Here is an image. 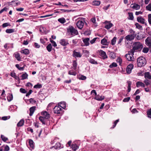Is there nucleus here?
I'll list each match as a JSON object with an SVG mask.
<instances>
[{
  "label": "nucleus",
  "instance_id": "obj_10",
  "mask_svg": "<svg viewBox=\"0 0 151 151\" xmlns=\"http://www.w3.org/2000/svg\"><path fill=\"white\" fill-rule=\"evenodd\" d=\"M99 55L101 56L104 59L107 58V56L104 51L102 50H99Z\"/></svg>",
  "mask_w": 151,
  "mask_h": 151
},
{
  "label": "nucleus",
  "instance_id": "obj_38",
  "mask_svg": "<svg viewBox=\"0 0 151 151\" xmlns=\"http://www.w3.org/2000/svg\"><path fill=\"white\" fill-rule=\"evenodd\" d=\"M129 17L128 19L131 20H133L134 19L133 13L132 12L128 13Z\"/></svg>",
  "mask_w": 151,
  "mask_h": 151
},
{
  "label": "nucleus",
  "instance_id": "obj_16",
  "mask_svg": "<svg viewBox=\"0 0 151 151\" xmlns=\"http://www.w3.org/2000/svg\"><path fill=\"white\" fill-rule=\"evenodd\" d=\"M131 7L133 9H134L136 10H138L140 8V6L137 4H132L131 5Z\"/></svg>",
  "mask_w": 151,
  "mask_h": 151
},
{
  "label": "nucleus",
  "instance_id": "obj_11",
  "mask_svg": "<svg viewBox=\"0 0 151 151\" xmlns=\"http://www.w3.org/2000/svg\"><path fill=\"white\" fill-rule=\"evenodd\" d=\"M73 56L75 58H81L82 57V55L79 52H78L74 51L73 52Z\"/></svg>",
  "mask_w": 151,
  "mask_h": 151
},
{
  "label": "nucleus",
  "instance_id": "obj_47",
  "mask_svg": "<svg viewBox=\"0 0 151 151\" xmlns=\"http://www.w3.org/2000/svg\"><path fill=\"white\" fill-rule=\"evenodd\" d=\"M15 66L19 70H24V67H21L19 66V64H17L15 65Z\"/></svg>",
  "mask_w": 151,
  "mask_h": 151
},
{
  "label": "nucleus",
  "instance_id": "obj_52",
  "mask_svg": "<svg viewBox=\"0 0 151 151\" xmlns=\"http://www.w3.org/2000/svg\"><path fill=\"white\" fill-rule=\"evenodd\" d=\"M148 18L149 23L150 24H151V14L148 15Z\"/></svg>",
  "mask_w": 151,
  "mask_h": 151
},
{
  "label": "nucleus",
  "instance_id": "obj_50",
  "mask_svg": "<svg viewBox=\"0 0 151 151\" xmlns=\"http://www.w3.org/2000/svg\"><path fill=\"white\" fill-rule=\"evenodd\" d=\"M147 114L148 117L151 118V109H150L147 111Z\"/></svg>",
  "mask_w": 151,
  "mask_h": 151
},
{
  "label": "nucleus",
  "instance_id": "obj_46",
  "mask_svg": "<svg viewBox=\"0 0 151 151\" xmlns=\"http://www.w3.org/2000/svg\"><path fill=\"white\" fill-rule=\"evenodd\" d=\"M146 9L150 11H151V3H150L146 7Z\"/></svg>",
  "mask_w": 151,
  "mask_h": 151
},
{
  "label": "nucleus",
  "instance_id": "obj_48",
  "mask_svg": "<svg viewBox=\"0 0 151 151\" xmlns=\"http://www.w3.org/2000/svg\"><path fill=\"white\" fill-rule=\"evenodd\" d=\"M117 64L115 63H113L111 64L110 65L109 67L110 68H113L114 67H116L117 66Z\"/></svg>",
  "mask_w": 151,
  "mask_h": 151
},
{
  "label": "nucleus",
  "instance_id": "obj_60",
  "mask_svg": "<svg viewBox=\"0 0 151 151\" xmlns=\"http://www.w3.org/2000/svg\"><path fill=\"white\" fill-rule=\"evenodd\" d=\"M7 8L6 7H5L4 8L1 10H0V14H1L4 11H7Z\"/></svg>",
  "mask_w": 151,
  "mask_h": 151
},
{
  "label": "nucleus",
  "instance_id": "obj_39",
  "mask_svg": "<svg viewBox=\"0 0 151 151\" xmlns=\"http://www.w3.org/2000/svg\"><path fill=\"white\" fill-rule=\"evenodd\" d=\"M150 81H149L148 79H145L144 81V82L145 83V85H146V86H148L150 84Z\"/></svg>",
  "mask_w": 151,
  "mask_h": 151
},
{
  "label": "nucleus",
  "instance_id": "obj_41",
  "mask_svg": "<svg viewBox=\"0 0 151 151\" xmlns=\"http://www.w3.org/2000/svg\"><path fill=\"white\" fill-rule=\"evenodd\" d=\"M124 39V37H120L118 39V41L117 43L118 44H120V45H121V42Z\"/></svg>",
  "mask_w": 151,
  "mask_h": 151
},
{
  "label": "nucleus",
  "instance_id": "obj_25",
  "mask_svg": "<svg viewBox=\"0 0 151 151\" xmlns=\"http://www.w3.org/2000/svg\"><path fill=\"white\" fill-rule=\"evenodd\" d=\"M21 52L25 55H28L29 53V50L27 49L22 50L21 51Z\"/></svg>",
  "mask_w": 151,
  "mask_h": 151
},
{
  "label": "nucleus",
  "instance_id": "obj_63",
  "mask_svg": "<svg viewBox=\"0 0 151 151\" xmlns=\"http://www.w3.org/2000/svg\"><path fill=\"white\" fill-rule=\"evenodd\" d=\"M9 150V148L8 146L6 145L4 147V150L5 151H8Z\"/></svg>",
  "mask_w": 151,
  "mask_h": 151
},
{
  "label": "nucleus",
  "instance_id": "obj_19",
  "mask_svg": "<svg viewBox=\"0 0 151 151\" xmlns=\"http://www.w3.org/2000/svg\"><path fill=\"white\" fill-rule=\"evenodd\" d=\"M90 39L88 38H86L83 39V41L85 45L86 46H88L89 45V41Z\"/></svg>",
  "mask_w": 151,
  "mask_h": 151
},
{
  "label": "nucleus",
  "instance_id": "obj_13",
  "mask_svg": "<svg viewBox=\"0 0 151 151\" xmlns=\"http://www.w3.org/2000/svg\"><path fill=\"white\" fill-rule=\"evenodd\" d=\"M104 96H100L99 95H98L96 96L94 99L98 101H101L104 99Z\"/></svg>",
  "mask_w": 151,
  "mask_h": 151
},
{
  "label": "nucleus",
  "instance_id": "obj_8",
  "mask_svg": "<svg viewBox=\"0 0 151 151\" xmlns=\"http://www.w3.org/2000/svg\"><path fill=\"white\" fill-rule=\"evenodd\" d=\"M133 65L132 64H130L127 68L126 70L127 73L128 74L130 73L132 71V70L133 68Z\"/></svg>",
  "mask_w": 151,
  "mask_h": 151
},
{
  "label": "nucleus",
  "instance_id": "obj_31",
  "mask_svg": "<svg viewBox=\"0 0 151 151\" xmlns=\"http://www.w3.org/2000/svg\"><path fill=\"white\" fill-rule=\"evenodd\" d=\"M71 147L73 151H76L78 148V147L77 145L73 144Z\"/></svg>",
  "mask_w": 151,
  "mask_h": 151
},
{
  "label": "nucleus",
  "instance_id": "obj_26",
  "mask_svg": "<svg viewBox=\"0 0 151 151\" xmlns=\"http://www.w3.org/2000/svg\"><path fill=\"white\" fill-rule=\"evenodd\" d=\"M24 120L23 119H22L17 123V125L18 127H21L22 126L24 125Z\"/></svg>",
  "mask_w": 151,
  "mask_h": 151
},
{
  "label": "nucleus",
  "instance_id": "obj_57",
  "mask_svg": "<svg viewBox=\"0 0 151 151\" xmlns=\"http://www.w3.org/2000/svg\"><path fill=\"white\" fill-rule=\"evenodd\" d=\"M119 121V119H117L114 122V124L113 127H111V128H114L116 125V124Z\"/></svg>",
  "mask_w": 151,
  "mask_h": 151
},
{
  "label": "nucleus",
  "instance_id": "obj_45",
  "mask_svg": "<svg viewBox=\"0 0 151 151\" xmlns=\"http://www.w3.org/2000/svg\"><path fill=\"white\" fill-rule=\"evenodd\" d=\"M33 141L32 139H29V145L31 147H34Z\"/></svg>",
  "mask_w": 151,
  "mask_h": 151
},
{
  "label": "nucleus",
  "instance_id": "obj_3",
  "mask_svg": "<svg viewBox=\"0 0 151 151\" xmlns=\"http://www.w3.org/2000/svg\"><path fill=\"white\" fill-rule=\"evenodd\" d=\"M146 63L145 58L143 57L138 58L137 59V65L138 66L141 67L144 66Z\"/></svg>",
  "mask_w": 151,
  "mask_h": 151
},
{
  "label": "nucleus",
  "instance_id": "obj_61",
  "mask_svg": "<svg viewBox=\"0 0 151 151\" xmlns=\"http://www.w3.org/2000/svg\"><path fill=\"white\" fill-rule=\"evenodd\" d=\"M130 99V97H128L125 98H124L123 101L124 102H127Z\"/></svg>",
  "mask_w": 151,
  "mask_h": 151
},
{
  "label": "nucleus",
  "instance_id": "obj_7",
  "mask_svg": "<svg viewBox=\"0 0 151 151\" xmlns=\"http://www.w3.org/2000/svg\"><path fill=\"white\" fill-rule=\"evenodd\" d=\"M62 109L59 106H56L53 109V111L55 113L60 114L61 111Z\"/></svg>",
  "mask_w": 151,
  "mask_h": 151
},
{
  "label": "nucleus",
  "instance_id": "obj_23",
  "mask_svg": "<svg viewBox=\"0 0 151 151\" xmlns=\"http://www.w3.org/2000/svg\"><path fill=\"white\" fill-rule=\"evenodd\" d=\"M101 3V2L99 1H94L92 2V4L93 5L95 6H99Z\"/></svg>",
  "mask_w": 151,
  "mask_h": 151
},
{
  "label": "nucleus",
  "instance_id": "obj_14",
  "mask_svg": "<svg viewBox=\"0 0 151 151\" xmlns=\"http://www.w3.org/2000/svg\"><path fill=\"white\" fill-rule=\"evenodd\" d=\"M137 21L139 22L142 24H144L145 23V19L141 16H139L137 17Z\"/></svg>",
  "mask_w": 151,
  "mask_h": 151
},
{
  "label": "nucleus",
  "instance_id": "obj_49",
  "mask_svg": "<svg viewBox=\"0 0 151 151\" xmlns=\"http://www.w3.org/2000/svg\"><path fill=\"white\" fill-rule=\"evenodd\" d=\"M77 66V63L76 61H74L73 63V68L74 70H76V69Z\"/></svg>",
  "mask_w": 151,
  "mask_h": 151
},
{
  "label": "nucleus",
  "instance_id": "obj_21",
  "mask_svg": "<svg viewBox=\"0 0 151 151\" xmlns=\"http://www.w3.org/2000/svg\"><path fill=\"white\" fill-rule=\"evenodd\" d=\"M145 79H151V75H150V73L149 72H146L145 73Z\"/></svg>",
  "mask_w": 151,
  "mask_h": 151
},
{
  "label": "nucleus",
  "instance_id": "obj_53",
  "mask_svg": "<svg viewBox=\"0 0 151 151\" xmlns=\"http://www.w3.org/2000/svg\"><path fill=\"white\" fill-rule=\"evenodd\" d=\"M1 138L2 139L4 142L6 141L8 139L6 137L2 135H1Z\"/></svg>",
  "mask_w": 151,
  "mask_h": 151
},
{
  "label": "nucleus",
  "instance_id": "obj_36",
  "mask_svg": "<svg viewBox=\"0 0 151 151\" xmlns=\"http://www.w3.org/2000/svg\"><path fill=\"white\" fill-rule=\"evenodd\" d=\"M28 75L26 73L23 74L21 77H22V80H24L27 78Z\"/></svg>",
  "mask_w": 151,
  "mask_h": 151
},
{
  "label": "nucleus",
  "instance_id": "obj_4",
  "mask_svg": "<svg viewBox=\"0 0 151 151\" xmlns=\"http://www.w3.org/2000/svg\"><path fill=\"white\" fill-rule=\"evenodd\" d=\"M68 32L72 35H76L78 34V31L72 26L69 27L68 29Z\"/></svg>",
  "mask_w": 151,
  "mask_h": 151
},
{
  "label": "nucleus",
  "instance_id": "obj_37",
  "mask_svg": "<svg viewBox=\"0 0 151 151\" xmlns=\"http://www.w3.org/2000/svg\"><path fill=\"white\" fill-rule=\"evenodd\" d=\"M146 32L150 36H151V28L150 27H147L146 29Z\"/></svg>",
  "mask_w": 151,
  "mask_h": 151
},
{
  "label": "nucleus",
  "instance_id": "obj_43",
  "mask_svg": "<svg viewBox=\"0 0 151 151\" xmlns=\"http://www.w3.org/2000/svg\"><path fill=\"white\" fill-rule=\"evenodd\" d=\"M135 25L136 26V27L139 29H142V26L140 25L139 23H136L135 24Z\"/></svg>",
  "mask_w": 151,
  "mask_h": 151
},
{
  "label": "nucleus",
  "instance_id": "obj_59",
  "mask_svg": "<svg viewBox=\"0 0 151 151\" xmlns=\"http://www.w3.org/2000/svg\"><path fill=\"white\" fill-rule=\"evenodd\" d=\"M68 74L69 75H74V76H75L76 74V73H75L74 72H73V71H69Z\"/></svg>",
  "mask_w": 151,
  "mask_h": 151
},
{
  "label": "nucleus",
  "instance_id": "obj_44",
  "mask_svg": "<svg viewBox=\"0 0 151 151\" xmlns=\"http://www.w3.org/2000/svg\"><path fill=\"white\" fill-rule=\"evenodd\" d=\"M149 50V49L148 47H145L142 50V52L144 53H146L148 52Z\"/></svg>",
  "mask_w": 151,
  "mask_h": 151
},
{
  "label": "nucleus",
  "instance_id": "obj_33",
  "mask_svg": "<svg viewBox=\"0 0 151 151\" xmlns=\"http://www.w3.org/2000/svg\"><path fill=\"white\" fill-rule=\"evenodd\" d=\"M13 99V96L12 94H9L8 96L7 97V99L9 101H11Z\"/></svg>",
  "mask_w": 151,
  "mask_h": 151
},
{
  "label": "nucleus",
  "instance_id": "obj_6",
  "mask_svg": "<svg viewBox=\"0 0 151 151\" xmlns=\"http://www.w3.org/2000/svg\"><path fill=\"white\" fill-rule=\"evenodd\" d=\"M145 44L149 48L151 49V37H147L145 40Z\"/></svg>",
  "mask_w": 151,
  "mask_h": 151
},
{
  "label": "nucleus",
  "instance_id": "obj_17",
  "mask_svg": "<svg viewBox=\"0 0 151 151\" xmlns=\"http://www.w3.org/2000/svg\"><path fill=\"white\" fill-rule=\"evenodd\" d=\"M36 109L35 106H32L30 108L29 110L30 111V113L29 114V115L30 116H32V115L34 113Z\"/></svg>",
  "mask_w": 151,
  "mask_h": 151
},
{
  "label": "nucleus",
  "instance_id": "obj_35",
  "mask_svg": "<svg viewBox=\"0 0 151 151\" xmlns=\"http://www.w3.org/2000/svg\"><path fill=\"white\" fill-rule=\"evenodd\" d=\"M52 45L51 44H49L47 46L46 48L47 50L49 52H50L51 51L52 49Z\"/></svg>",
  "mask_w": 151,
  "mask_h": 151
},
{
  "label": "nucleus",
  "instance_id": "obj_58",
  "mask_svg": "<svg viewBox=\"0 0 151 151\" xmlns=\"http://www.w3.org/2000/svg\"><path fill=\"white\" fill-rule=\"evenodd\" d=\"M136 38L138 40H141L142 38V37L141 34H139L138 35H137Z\"/></svg>",
  "mask_w": 151,
  "mask_h": 151
},
{
  "label": "nucleus",
  "instance_id": "obj_15",
  "mask_svg": "<svg viewBox=\"0 0 151 151\" xmlns=\"http://www.w3.org/2000/svg\"><path fill=\"white\" fill-rule=\"evenodd\" d=\"M60 43L61 45L64 46H66L69 44L68 41L64 39L61 40L60 41Z\"/></svg>",
  "mask_w": 151,
  "mask_h": 151
},
{
  "label": "nucleus",
  "instance_id": "obj_62",
  "mask_svg": "<svg viewBox=\"0 0 151 151\" xmlns=\"http://www.w3.org/2000/svg\"><path fill=\"white\" fill-rule=\"evenodd\" d=\"M50 42L52 44V46L54 47H56L57 46V44L56 42L53 40H51Z\"/></svg>",
  "mask_w": 151,
  "mask_h": 151
},
{
  "label": "nucleus",
  "instance_id": "obj_32",
  "mask_svg": "<svg viewBox=\"0 0 151 151\" xmlns=\"http://www.w3.org/2000/svg\"><path fill=\"white\" fill-rule=\"evenodd\" d=\"M15 57L17 60L19 61L21 60L20 55L19 53L15 54Z\"/></svg>",
  "mask_w": 151,
  "mask_h": 151
},
{
  "label": "nucleus",
  "instance_id": "obj_51",
  "mask_svg": "<svg viewBox=\"0 0 151 151\" xmlns=\"http://www.w3.org/2000/svg\"><path fill=\"white\" fill-rule=\"evenodd\" d=\"M42 87V86L41 84H37L34 86V88H40Z\"/></svg>",
  "mask_w": 151,
  "mask_h": 151
},
{
  "label": "nucleus",
  "instance_id": "obj_2",
  "mask_svg": "<svg viewBox=\"0 0 151 151\" xmlns=\"http://www.w3.org/2000/svg\"><path fill=\"white\" fill-rule=\"evenodd\" d=\"M129 32L130 34L126 36L125 38L127 41H130L134 39L137 34L132 29L129 30Z\"/></svg>",
  "mask_w": 151,
  "mask_h": 151
},
{
  "label": "nucleus",
  "instance_id": "obj_20",
  "mask_svg": "<svg viewBox=\"0 0 151 151\" xmlns=\"http://www.w3.org/2000/svg\"><path fill=\"white\" fill-rule=\"evenodd\" d=\"M101 43L104 45H108L109 44V42H107V40L105 38H104L101 40Z\"/></svg>",
  "mask_w": 151,
  "mask_h": 151
},
{
  "label": "nucleus",
  "instance_id": "obj_12",
  "mask_svg": "<svg viewBox=\"0 0 151 151\" xmlns=\"http://www.w3.org/2000/svg\"><path fill=\"white\" fill-rule=\"evenodd\" d=\"M41 114L45 119H48L50 117V114L46 111H42L41 113Z\"/></svg>",
  "mask_w": 151,
  "mask_h": 151
},
{
  "label": "nucleus",
  "instance_id": "obj_54",
  "mask_svg": "<svg viewBox=\"0 0 151 151\" xmlns=\"http://www.w3.org/2000/svg\"><path fill=\"white\" fill-rule=\"evenodd\" d=\"M10 24L8 22L4 23L3 24L2 26L3 28L5 27L8 26H10Z\"/></svg>",
  "mask_w": 151,
  "mask_h": 151
},
{
  "label": "nucleus",
  "instance_id": "obj_34",
  "mask_svg": "<svg viewBox=\"0 0 151 151\" xmlns=\"http://www.w3.org/2000/svg\"><path fill=\"white\" fill-rule=\"evenodd\" d=\"M58 21L62 24H63L66 22L65 19L64 18L59 19H58Z\"/></svg>",
  "mask_w": 151,
  "mask_h": 151
},
{
  "label": "nucleus",
  "instance_id": "obj_40",
  "mask_svg": "<svg viewBox=\"0 0 151 151\" xmlns=\"http://www.w3.org/2000/svg\"><path fill=\"white\" fill-rule=\"evenodd\" d=\"M117 38L116 37H114L112 40L111 41V44L112 45H114L116 42Z\"/></svg>",
  "mask_w": 151,
  "mask_h": 151
},
{
  "label": "nucleus",
  "instance_id": "obj_29",
  "mask_svg": "<svg viewBox=\"0 0 151 151\" xmlns=\"http://www.w3.org/2000/svg\"><path fill=\"white\" fill-rule=\"evenodd\" d=\"M40 121L43 124H45L46 119L44 117L40 116L39 118Z\"/></svg>",
  "mask_w": 151,
  "mask_h": 151
},
{
  "label": "nucleus",
  "instance_id": "obj_1",
  "mask_svg": "<svg viewBox=\"0 0 151 151\" xmlns=\"http://www.w3.org/2000/svg\"><path fill=\"white\" fill-rule=\"evenodd\" d=\"M133 48L131 50L133 52L140 51L143 47L142 43L139 42H134L132 45Z\"/></svg>",
  "mask_w": 151,
  "mask_h": 151
},
{
  "label": "nucleus",
  "instance_id": "obj_64",
  "mask_svg": "<svg viewBox=\"0 0 151 151\" xmlns=\"http://www.w3.org/2000/svg\"><path fill=\"white\" fill-rule=\"evenodd\" d=\"M20 91L21 92L23 93H26V91L25 89L23 88H21L20 89Z\"/></svg>",
  "mask_w": 151,
  "mask_h": 151
},
{
  "label": "nucleus",
  "instance_id": "obj_28",
  "mask_svg": "<svg viewBox=\"0 0 151 151\" xmlns=\"http://www.w3.org/2000/svg\"><path fill=\"white\" fill-rule=\"evenodd\" d=\"M15 31V30L14 29H7L6 30V32L7 33H11Z\"/></svg>",
  "mask_w": 151,
  "mask_h": 151
},
{
  "label": "nucleus",
  "instance_id": "obj_30",
  "mask_svg": "<svg viewBox=\"0 0 151 151\" xmlns=\"http://www.w3.org/2000/svg\"><path fill=\"white\" fill-rule=\"evenodd\" d=\"M88 60L90 63L92 64H98L97 61H95L92 58H90L88 59Z\"/></svg>",
  "mask_w": 151,
  "mask_h": 151
},
{
  "label": "nucleus",
  "instance_id": "obj_22",
  "mask_svg": "<svg viewBox=\"0 0 151 151\" xmlns=\"http://www.w3.org/2000/svg\"><path fill=\"white\" fill-rule=\"evenodd\" d=\"M60 142H57L56 143L55 145L51 147L50 148L52 149L54 147L55 148V149H57L60 148Z\"/></svg>",
  "mask_w": 151,
  "mask_h": 151
},
{
  "label": "nucleus",
  "instance_id": "obj_55",
  "mask_svg": "<svg viewBox=\"0 0 151 151\" xmlns=\"http://www.w3.org/2000/svg\"><path fill=\"white\" fill-rule=\"evenodd\" d=\"M116 61L117 62L119 63L120 65L122 63V60L121 58H118L116 60Z\"/></svg>",
  "mask_w": 151,
  "mask_h": 151
},
{
  "label": "nucleus",
  "instance_id": "obj_9",
  "mask_svg": "<svg viewBox=\"0 0 151 151\" xmlns=\"http://www.w3.org/2000/svg\"><path fill=\"white\" fill-rule=\"evenodd\" d=\"M77 27L80 29H81L84 25V23L81 21H78L76 23Z\"/></svg>",
  "mask_w": 151,
  "mask_h": 151
},
{
  "label": "nucleus",
  "instance_id": "obj_42",
  "mask_svg": "<svg viewBox=\"0 0 151 151\" xmlns=\"http://www.w3.org/2000/svg\"><path fill=\"white\" fill-rule=\"evenodd\" d=\"M113 24L111 23H110L106 25L105 27L107 29H109L111 28Z\"/></svg>",
  "mask_w": 151,
  "mask_h": 151
},
{
  "label": "nucleus",
  "instance_id": "obj_56",
  "mask_svg": "<svg viewBox=\"0 0 151 151\" xmlns=\"http://www.w3.org/2000/svg\"><path fill=\"white\" fill-rule=\"evenodd\" d=\"M10 118V116H4L2 117V119L3 120H6Z\"/></svg>",
  "mask_w": 151,
  "mask_h": 151
},
{
  "label": "nucleus",
  "instance_id": "obj_24",
  "mask_svg": "<svg viewBox=\"0 0 151 151\" xmlns=\"http://www.w3.org/2000/svg\"><path fill=\"white\" fill-rule=\"evenodd\" d=\"M109 57L112 59H114L116 58L115 54L113 52H110L109 54Z\"/></svg>",
  "mask_w": 151,
  "mask_h": 151
},
{
  "label": "nucleus",
  "instance_id": "obj_18",
  "mask_svg": "<svg viewBox=\"0 0 151 151\" xmlns=\"http://www.w3.org/2000/svg\"><path fill=\"white\" fill-rule=\"evenodd\" d=\"M136 86L138 88L140 86H141L143 87H145V84L141 81H138L136 83Z\"/></svg>",
  "mask_w": 151,
  "mask_h": 151
},
{
  "label": "nucleus",
  "instance_id": "obj_27",
  "mask_svg": "<svg viewBox=\"0 0 151 151\" xmlns=\"http://www.w3.org/2000/svg\"><path fill=\"white\" fill-rule=\"evenodd\" d=\"M58 106L63 109L65 107V102H61L58 104Z\"/></svg>",
  "mask_w": 151,
  "mask_h": 151
},
{
  "label": "nucleus",
  "instance_id": "obj_5",
  "mask_svg": "<svg viewBox=\"0 0 151 151\" xmlns=\"http://www.w3.org/2000/svg\"><path fill=\"white\" fill-rule=\"evenodd\" d=\"M134 53L132 51V50H131L130 51L128 52V54L126 55L125 57L128 61H133L134 60V58L133 57Z\"/></svg>",
  "mask_w": 151,
  "mask_h": 151
}]
</instances>
